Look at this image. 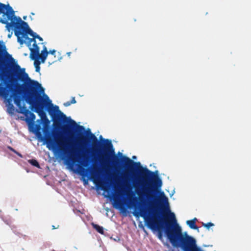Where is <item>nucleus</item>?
Returning <instances> with one entry per match:
<instances>
[{"label":"nucleus","instance_id":"f257e3e1","mask_svg":"<svg viewBox=\"0 0 251 251\" xmlns=\"http://www.w3.org/2000/svg\"><path fill=\"white\" fill-rule=\"evenodd\" d=\"M121 160L123 163V168L129 170L128 173L124 174L125 178L133 182L136 181L140 184L142 191L144 192L143 196L146 198L148 204L146 208L138 201L137 197H128V203L134 209V216L143 217L145 225L151 230H158L159 225L162 228L164 226L163 223L167 222L163 215L164 212L169 213L171 222L176 225L175 214L171 212L168 198L164 192H160L159 200L151 196L160 190L162 185L158 171H151L147 168L143 167L140 162H134L125 156H122Z\"/></svg>","mask_w":251,"mask_h":251},{"label":"nucleus","instance_id":"f03ea898","mask_svg":"<svg viewBox=\"0 0 251 251\" xmlns=\"http://www.w3.org/2000/svg\"><path fill=\"white\" fill-rule=\"evenodd\" d=\"M14 72H9L6 68H2L0 71V96L4 98L8 97L10 93V97L12 98L14 103L20 108L21 100H25L27 103V99L32 93L38 94L40 90L41 93L48 100V105L51 108L49 109V114L52 118L56 117L60 119L66 118V115L62 113L57 105L54 106L49 97L45 94L44 89L37 81L31 79L28 74L25 72V69H21L17 64L13 66Z\"/></svg>","mask_w":251,"mask_h":251},{"label":"nucleus","instance_id":"7ed1b4c3","mask_svg":"<svg viewBox=\"0 0 251 251\" xmlns=\"http://www.w3.org/2000/svg\"><path fill=\"white\" fill-rule=\"evenodd\" d=\"M55 119L63 121L65 124L70 123V127L75 129V141L82 151H91L92 152L103 154L107 163H110L114 168L120 167V160L115 154L114 149L110 140L103 139V145L100 147L99 141L89 128L86 130L83 126L77 125L70 117H66L65 119L61 120L58 119L56 117V113H55V117L52 118V120Z\"/></svg>","mask_w":251,"mask_h":251},{"label":"nucleus","instance_id":"20e7f679","mask_svg":"<svg viewBox=\"0 0 251 251\" xmlns=\"http://www.w3.org/2000/svg\"><path fill=\"white\" fill-rule=\"evenodd\" d=\"M30 130L34 133L38 140L44 142V144H46L47 147L50 150L53 151L58 157L67 161L69 165L73 166L74 161L71 157H69L68 153L65 150H61L60 145L62 143L58 140L61 137L60 131L62 130L65 133H70L68 131L69 126H65L63 128L61 124H53L52 133L50 132V135L46 136L44 134L42 136L40 130L41 129L40 125H35L30 127Z\"/></svg>","mask_w":251,"mask_h":251},{"label":"nucleus","instance_id":"39448f33","mask_svg":"<svg viewBox=\"0 0 251 251\" xmlns=\"http://www.w3.org/2000/svg\"><path fill=\"white\" fill-rule=\"evenodd\" d=\"M163 224L165 226L162 229L174 247L180 248L182 251H204L197 246L195 238L187 232L184 235L182 233L181 227L177 223L175 225L173 222H163Z\"/></svg>","mask_w":251,"mask_h":251},{"label":"nucleus","instance_id":"423d86ee","mask_svg":"<svg viewBox=\"0 0 251 251\" xmlns=\"http://www.w3.org/2000/svg\"><path fill=\"white\" fill-rule=\"evenodd\" d=\"M19 19L20 24L15 23L14 21L9 23L5 19H0V22L6 25V27L8 31L10 30V28L14 27V33L17 37V41L21 45L25 42L23 39V37H25L28 34L35 39L38 34L29 28L27 23L23 21L21 18Z\"/></svg>","mask_w":251,"mask_h":251},{"label":"nucleus","instance_id":"0eeeda50","mask_svg":"<svg viewBox=\"0 0 251 251\" xmlns=\"http://www.w3.org/2000/svg\"><path fill=\"white\" fill-rule=\"evenodd\" d=\"M41 94L43 95V93H41L40 90L37 95L35 93H32L30 97L27 99V103L31 106V110L38 113L41 118L40 120H43L47 117L46 113L44 111L45 106L48 107L47 109L48 112V109L51 108L48 106V100L45 98V100H46V103L43 102L42 97L41 96Z\"/></svg>","mask_w":251,"mask_h":251},{"label":"nucleus","instance_id":"6e6552de","mask_svg":"<svg viewBox=\"0 0 251 251\" xmlns=\"http://www.w3.org/2000/svg\"><path fill=\"white\" fill-rule=\"evenodd\" d=\"M72 156H75L76 157L75 161L82 165L83 167H87V171L90 173L92 175L94 176L97 179H99L101 177V173H100L96 169L92 167L91 161L88 158L84 156L79 155L77 153V152L75 151H71Z\"/></svg>","mask_w":251,"mask_h":251},{"label":"nucleus","instance_id":"1a4fd4ad","mask_svg":"<svg viewBox=\"0 0 251 251\" xmlns=\"http://www.w3.org/2000/svg\"><path fill=\"white\" fill-rule=\"evenodd\" d=\"M38 122L39 123V124H42L43 125V132L44 135L46 136L50 135V132L52 133V129H51L50 126L49 124H50V121L47 117L45 119L43 120H38Z\"/></svg>","mask_w":251,"mask_h":251},{"label":"nucleus","instance_id":"9d476101","mask_svg":"<svg viewBox=\"0 0 251 251\" xmlns=\"http://www.w3.org/2000/svg\"><path fill=\"white\" fill-rule=\"evenodd\" d=\"M5 10H6V14L7 15L8 19L11 20V22L14 21L15 23L17 24H20V21H19V19L21 18L20 17H16L15 16L14 11L9 4L6 5Z\"/></svg>","mask_w":251,"mask_h":251},{"label":"nucleus","instance_id":"9b49d317","mask_svg":"<svg viewBox=\"0 0 251 251\" xmlns=\"http://www.w3.org/2000/svg\"><path fill=\"white\" fill-rule=\"evenodd\" d=\"M30 57L32 60H36L40 59L39 49H32L30 48Z\"/></svg>","mask_w":251,"mask_h":251},{"label":"nucleus","instance_id":"f8f14e48","mask_svg":"<svg viewBox=\"0 0 251 251\" xmlns=\"http://www.w3.org/2000/svg\"><path fill=\"white\" fill-rule=\"evenodd\" d=\"M18 112L20 113L23 114L26 117V122H29V118L28 117V115H29L30 112L26 109V107L24 106L22 107L19 111H17Z\"/></svg>","mask_w":251,"mask_h":251},{"label":"nucleus","instance_id":"ddd939ff","mask_svg":"<svg viewBox=\"0 0 251 251\" xmlns=\"http://www.w3.org/2000/svg\"><path fill=\"white\" fill-rule=\"evenodd\" d=\"M6 104L7 112L10 114H14L15 111L14 106L11 102V100H8Z\"/></svg>","mask_w":251,"mask_h":251},{"label":"nucleus","instance_id":"4468645a","mask_svg":"<svg viewBox=\"0 0 251 251\" xmlns=\"http://www.w3.org/2000/svg\"><path fill=\"white\" fill-rule=\"evenodd\" d=\"M197 221L196 218H195L192 220H188L187 221L186 224L188 226L191 228L193 229H198V227L196 225V222Z\"/></svg>","mask_w":251,"mask_h":251},{"label":"nucleus","instance_id":"2eb2a0df","mask_svg":"<svg viewBox=\"0 0 251 251\" xmlns=\"http://www.w3.org/2000/svg\"><path fill=\"white\" fill-rule=\"evenodd\" d=\"M41 54L42 55L41 57L40 56V59L41 60V62L42 63H44L47 57L48 54V51L47 50V48L45 46L43 47V50L41 51Z\"/></svg>","mask_w":251,"mask_h":251},{"label":"nucleus","instance_id":"dca6fc26","mask_svg":"<svg viewBox=\"0 0 251 251\" xmlns=\"http://www.w3.org/2000/svg\"><path fill=\"white\" fill-rule=\"evenodd\" d=\"M93 227L100 233L101 234H104V228L98 225L92 224Z\"/></svg>","mask_w":251,"mask_h":251},{"label":"nucleus","instance_id":"f3484780","mask_svg":"<svg viewBox=\"0 0 251 251\" xmlns=\"http://www.w3.org/2000/svg\"><path fill=\"white\" fill-rule=\"evenodd\" d=\"M1 49L3 50L4 51L8 54V55L9 56V57H10V58L11 59V60H12V61L14 60V59L11 57V56L10 54L7 53V52L6 51V47H5V46L4 44H3L2 43H1V44L0 43V50ZM2 68L3 67H1V66H0V71L2 69Z\"/></svg>","mask_w":251,"mask_h":251},{"label":"nucleus","instance_id":"a211bd4d","mask_svg":"<svg viewBox=\"0 0 251 251\" xmlns=\"http://www.w3.org/2000/svg\"><path fill=\"white\" fill-rule=\"evenodd\" d=\"M28 162L32 166L37 168H40V167L38 162L35 159H30L28 160Z\"/></svg>","mask_w":251,"mask_h":251},{"label":"nucleus","instance_id":"6ab92c4d","mask_svg":"<svg viewBox=\"0 0 251 251\" xmlns=\"http://www.w3.org/2000/svg\"><path fill=\"white\" fill-rule=\"evenodd\" d=\"M40 62L38 61V60H35L34 62V66L35 67V70L37 72H39L40 70Z\"/></svg>","mask_w":251,"mask_h":251},{"label":"nucleus","instance_id":"aec40b11","mask_svg":"<svg viewBox=\"0 0 251 251\" xmlns=\"http://www.w3.org/2000/svg\"><path fill=\"white\" fill-rule=\"evenodd\" d=\"M7 148L10 150L11 151L14 152L15 154H16L18 156H19V157H23V155L19 152H18V151H17L15 150H14L13 148H12L10 146H8L7 147Z\"/></svg>","mask_w":251,"mask_h":251},{"label":"nucleus","instance_id":"412c9836","mask_svg":"<svg viewBox=\"0 0 251 251\" xmlns=\"http://www.w3.org/2000/svg\"><path fill=\"white\" fill-rule=\"evenodd\" d=\"M6 7V5L0 3V14L4 13V10Z\"/></svg>","mask_w":251,"mask_h":251},{"label":"nucleus","instance_id":"4be33fe9","mask_svg":"<svg viewBox=\"0 0 251 251\" xmlns=\"http://www.w3.org/2000/svg\"><path fill=\"white\" fill-rule=\"evenodd\" d=\"M24 37L25 38V39H28V42L26 43L27 45L28 46H30L31 45V43L32 42H35V43L36 42V40L34 38H28L26 36H25V37Z\"/></svg>","mask_w":251,"mask_h":251},{"label":"nucleus","instance_id":"5701e85b","mask_svg":"<svg viewBox=\"0 0 251 251\" xmlns=\"http://www.w3.org/2000/svg\"><path fill=\"white\" fill-rule=\"evenodd\" d=\"M29 116H30L29 121L30 120L31 122H33L34 121V120L35 119V117H36L35 114L32 112H30L29 114Z\"/></svg>","mask_w":251,"mask_h":251},{"label":"nucleus","instance_id":"b1692460","mask_svg":"<svg viewBox=\"0 0 251 251\" xmlns=\"http://www.w3.org/2000/svg\"><path fill=\"white\" fill-rule=\"evenodd\" d=\"M202 226L208 228L210 226H214V224L211 223H207L206 224L203 223Z\"/></svg>","mask_w":251,"mask_h":251},{"label":"nucleus","instance_id":"393cba45","mask_svg":"<svg viewBox=\"0 0 251 251\" xmlns=\"http://www.w3.org/2000/svg\"><path fill=\"white\" fill-rule=\"evenodd\" d=\"M32 49H39V47L38 46V45H37V44L36 43V42H34V44H33V48H32Z\"/></svg>","mask_w":251,"mask_h":251},{"label":"nucleus","instance_id":"a878e982","mask_svg":"<svg viewBox=\"0 0 251 251\" xmlns=\"http://www.w3.org/2000/svg\"><path fill=\"white\" fill-rule=\"evenodd\" d=\"M71 104L72 103H71V101H68L65 102L64 103V105L66 107H67V106H70Z\"/></svg>","mask_w":251,"mask_h":251},{"label":"nucleus","instance_id":"bb28decb","mask_svg":"<svg viewBox=\"0 0 251 251\" xmlns=\"http://www.w3.org/2000/svg\"><path fill=\"white\" fill-rule=\"evenodd\" d=\"M70 101H71L72 104L75 103H76V100H75V97H72V100Z\"/></svg>","mask_w":251,"mask_h":251},{"label":"nucleus","instance_id":"cd10ccee","mask_svg":"<svg viewBox=\"0 0 251 251\" xmlns=\"http://www.w3.org/2000/svg\"><path fill=\"white\" fill-rule=\"evenodd\" d=\"M55 52H56V50H50V51H49V52H48V53H51V54H53H53H55Z\"/></svg>","mask_w":251,"mask_h":251},{"label":"nucleus","instance_id":"c85d7f7f","mask_svg":"<svg viewBox=\"0 0 251 251\" xmlns=\"http://www.w3.org/2000/svg\"><path fill=\"white\" fill-rule=\"evenodd\" d=\"M36 39H38L41 41H43V38L41 37L39 35H37V37H36Z\"/></svg>","mask_w":251,"mask_h":251},{"label":"nucleus","instance_id":"c756f323","mask_svg":"<svg viewBox=\"0 0 251 251\" xmlns=\"http://www.w3.org/2000/svg\"><path fill=\"white\" fill-rule=\"evenodd\" d=\"M118 155H119V156H120V159H121V161H122V160H121V158H122V156H123V155H122V153H121L120 152H118Z\"/></svg>","mask_w":251,"mask_h":251},{"label":"nucleus","instance_id":"7c9ffc66","mask_svg":"<svg viewBox=\"0 0 251 251\" xmlns=\"http://www.w3.org/2000/svg\"><path fill=\"white\" fill-rule=\"evenodd\" d=\"M132 159H136V156H132Z\"/></svg>","mask_w":251,"mask_h":251},{"label":"nucleus","instance_id":"2f4dec72","mask_svg":"<svg viewBox=\"0 0 251 251\" xmlns=\"http://www.w3.org/2000/svg\"><path fill=\"white\" fill-rule=\"evenodd\" d=\"M175 193V191L174 190L172 194L171 195V196H173Z\"/></svg>","mask_w":251,"mask_h":251},{"label":"nucleus","instance_id":"473e14b6","mask_svg":"<svg viewBox=\"0 0 251 251\" xmlns=\"http://www.w3.org/2000/svg\"><path fill=\"white\" fill-rule=\"evenodd\" d=\"M26 16H24V17H23V19H24V20H25V19H26Z\"/></svg>","mask_w":251,"mask_h":251},{"label":"nucleus","instance_id":"72a5a7b5","mask_svg":"<svg viewBox=\"0 0 251 251\" xmlns=\"http://www.w3.org/2000/svg\"><path fill=\"white\" fill-rule=\"evenodd\" d=\"M70 54H71V52H68V53H67V54H68L69 56H70Z\"/></svg>","mask_w":251,"mask_h":251},{"label":"nucleus","instance_id":"f704fd0d","mask_svg":"<svg viewBox=\"0 0 251 251\" xmlns=\"http://www.w3.org/2000/svg\"><path fill=\"white\" fill-rule=\"evenodd\" d=\"M52 227H53V229L55 228V227H54V226H52Z\"/></svg>","mask_w":251,"mask_h":251},{"label":"nucleus","instance_id":"c9c22d12","mask_svg":"<svg viewBox=\"0 0 251 251\" xmlns=\"http://www.w3.org/2000/svg\"><path fill=\"white\" fill-rule=\"evenodd\" d=\"M83 172H85V169H83Z\"/></svg>","mask_w":251,"mask_h":251},{"label":"nucleus","instance_id":"e433bc0d","mask_svg":"<svg viewBox=\"0 0 251 251\" xmlns=\"http://www.w3.org/2000/svg\"><path fill=\"white\" fill-rule=\"evenodd\" d=\"M31 15H34V13H31Z\"/></svg>","mask_w":251,"mask_h":251}]
</instances>
